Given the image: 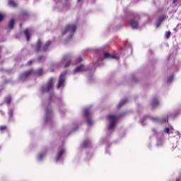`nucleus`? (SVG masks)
<instances>
[{
	"instance_id": "f257e3e1",
	"label": "nucleus",
	"mask_w": 181,
	"mask_h": 181,
	"mask_svg": "<svg viewBox=\"0 0 181 181\" xmlns=\"http://www.w3.org/2000/svg\"><path fill=\"white\" fill-rule=\"evenodd\" d=\"M124 16L122 18V21H123L124 23L129 22V24L132 29H138V28H139V15L134 11L128 10L127 8L124 9Z\"/></svg>"
},
{
	"instance_id": "f03ea898",
	"label": "nucleus",
	"mask_w": 181,
	"mask_h": 181,
	"mask_svg": "<svg viewBox=\"0 0 181 181\" xmlns=\"http://www.w3.org/2000/svg\"><path fill=\"white\" fill-rule=\"evenodd\" d=\"M178 114H179V112H174L169 113L168 115H167L163 117H153L149 115H146V116H144L142 119L140 120V124L141 125H145V123L144 122H145L146 119H151V121H153V122H158V124H165V122H166L168 119H170V118H175V117H176V115Z\"/></svg>"
},
{
	"instance_id": "7ed1b4c3",
	"label": "nucleus",
	"mask_w": 181,
	"mask_h": 181,
	"mask_svg": "<svg viewBox=\"0 0 181 181\" xmlns=\"http://www.w3.org/2000/svg\"><path fill=\"white\" fill-rule=\"evenodd\" d=\"M44 119V122L46 125H52V124H53V110H52L50 103H48L45 107Z\"/></svg>"
},
{
	"instance_id": "20e7f679",
	"label": "nucleus",
	"mask_w": 181,
	"mask_h": 181,
	"mask_svg": "<svg viewBox=\"0 0 181 181\" xmlns=\"http://www.w3.org/2000/svg\"><path fill=\"white\" fill-rule=\"evenodd\" d=\"M123 115H109L107 117V119L109 121V124L107 126L108 132H111L114 131V128H115V124H117V121H118V118L122 117Z\"/></svg>"
},
{
	"instance_id": "39448f33",
	"label": "nucleus",
	"mask_w": 181,
	"mask_h": 181,
	"mask_svg": "<svg viewBox=\"0 0 181 181\" xmlns=\"http://www.w3.org/2000/svg\"><path fill=\"white\" fill-rule=\"evenodd\" d=\"M76 26L74 24H69L66 25L65 29L62 31V35H68V38L66 40L69 41L71 37H73V35H74L76 32Z\"/></svg>"
},
{
	"instance_id": "423d86ee",
	"label": "nucleus",
	"mask_w": 181,
	"mask_h": 181,
	"mask_svg": "<svg viewBox=\"0 0 181 181\" xmlns=\"http://www.w3.org/2000/svg\"><path fill=\"white\" fill-rule=\"evenodd\" d=\"M103 57H100L98 60V62L96 63H95L94 66H100V62H103V60H104V59H113V60H119V55H118V54H112L106 52H103Z\"/></svg>"
},
{
	"instance_id": "0eeeda50",
	"label": "nucleus",
	"mask_w": 181,
	"mask_h": 181,
	"mask_svg": "<svg viewBox=\"0 0 181 181\" xmlns=\"http://www.w3.org/2000/svg\"><path fill=\"white\" fill-rule=\"evenodd\" d=\"M83 114L87 125L91 127V125L94 124V122H93V117L91 115V113H90V107H86L83 109Z\"/></svg>"
},
{
	"instance_id": "6e6552de",
	"label": "nucleus",
	"mask_w": 181,
	"mask_h": 181,
	"mask_svg": "<svg viewBox=\"0 0 181 181\" xmlns=\"http://www.w3.org/2000/svg\"><path fill=\"white\" fill-rule=\"evenodd\" d=\"M54 78H50L47 81L46 85H44L40 88L41 94H45V93H49V91H52L53 90V81Z\"/></svg>"
},
{
	"instance_id": "1a4fd4ad",
	"label": "nucleus",
	"mask_w": 181,
	"mask_h": 181,
	"mask_svg": "<svg viewBox=\"0 0 181 181\" xmlns=\"http://www.w3.org/2000/svg\"><path fill=\"white\" fill-rule=\"evenodd\" d=\"M66 156V148L63 146L58 148V151L56 155L55 162L60 163L64 160V156Z\"/></svg>"
},
{
	"instance_id": "9d476101",
	"label": "nucleus",
	"mask_w": 181,
	"mask_h": 181,
	"mask_svg": "<svg viewBox=\"0 0 181 181\" xmlns=\"http://www.w3.org/2000/svg\"><path fill=\"white\" fill-rule=\"evenodd\" d=\"M67 75V71H64L62 74H60L58 83L57 85V90H63L66 86V76Z\"/></svg>"
},
{
	"instance_id": "9b49d317",
	"label": "nucleus",
	"mask_w": 181,
	"mask_h": 181,
	"mask_svg": "<svg viewBox=\"0 0 181 181\" xmlns=\"http://www.w3.org/2000/svg\"><path fill=\"white\" fill-rule=\"evenodd\" d=\"M33 73V69H29L27 71L21 73L18 76L19 81L23 82L29 80V77L32 76Z\"/></svg>"
},
{
	"instance_id": "f8f14e48",
	"label": "nucleus",
	"mask_w": 181,
	"mask_h": 181,
	"mask_svg": "<svg viewBox=\"0 0 181 181\" xmlns=\"http://www.w3.org/2000/svg\"><path fill=\"white\" fill-rule=\"evenodd\" d=\"M90 69V66H88V65H83V64H81L78 66H76L74 69V74H79V73H83V71H87V70Z\"/></svg>"
},
{
	"instance_id": "ddd939ff",
	"label": "nucleus",
	"mask_w": 181,
	"mask_h": 181,
	"mask_svg": "<svg viewBox=\"0 0 181 181\" xmlns=\"http://www.w3.org/2000/svg\"><path fill=\"white\" fill-rule=\"evenodd\" d=\"M71 60H73L71 59V57H70V56L69 55H65L62 57V60H61V63H65L64 67H69V66H70V64H71Z\"/></svg>"
},
{
	"instance_id": "4468645a",
	"label": "nucleus",
	"mask_w": 181,
	"mask_h": 181,
	"mask_svg": "<svg viewBox=\"0 0 181 181\" xmlns=\"http://www.w3.org/2000/svg\"><path fill=\"white\" fill-rule=\"evenodd\" d=\"M163 132L164 134H168V135H170V134H176V135H179V132L175 131L173 127L170 125L164 128Z\"/></svg>"
},
{
	"instance_id": "2eb2a0df",
	"label": "nucleus",
	"mask_w": 181,
	"mask_h": 181,
	"mask_svg": "<svg viewBox=\"0 0 181 181\" xmlns=\"http://www.w3.org/2000/svg\"><path fill=\"white\" fill-rule=\"evenodd\" d=\"M47 153V151H42L38 153L36 156L37 162H42V160H43L45 159Z\"/></svg>"
},
{
	"instance_id": "dca6fc26",
	"label": "nucleus",
	"mask_w": 181,
	"mask_h": 181,
	"mask_svg": "<svg viewBox=\"0 0 181 181\" xmlns=\"http://www.w3.org/2000/svg\"><path fill=\"white\" fill-rule=\"evenodd\" d=\"M151 105L153 108H158V107H159V100L158 98H153L152 99Z\"/></svg>"
},
{
	"instance_id": "f3484780",
	"label": "nucleus",
	"mask_w": 181,
	"mask_h": 181,
	"mask_svg": "<svg viewBox=\"0 0 181 181\" xmlns=\"http://www.w3.org/2000/svg\"><path fill=\"white\" fill-rule=\"evenodd\" d=\"M165 18H166V16H160L156 23V28H159V26H160V24L162 23V22H163V21H165Z\"/></svg>"
},
{
	"instance_id": "a211bd4d",
	"label": "nucleus",
	"mask_w": 181,
	"mask_h": 181,
	"mask_svg": "<svg viewBox=\"0 0 181 181\" xmlns=\"http://www.w3.org/2000/svg\"><path fill=\"white\" fill-rule=\"evenodd\" d=\"M32 74H35V76H38V77H40L43 74V69L42 68L37 69L36 71L33 70Z\"/></svg>"
},
{
	"instance_id": "6ab92c4d",
	"label": "nucleus",
	"mask_w": 181,
	"mask_h": 181,
	"mask_svg": "<svg viewBox=\"0 0 181 181\" xmlns=\"http://www.w3.org/2000/svg\"><path fill=\"white\" fill-rule=\"evenodd\" d=\"M52 43V41L48 40L46 42V43L42 47V52H47L49 50V46H50V44Z\"/></svg>"
},
{
	"instance_id": "aec40b11",
	"label": "nucleus",
	"mask_w": 181,
	"mask_h": 181,
	"mask_svg": "<svg viewBox=\"0 0 181 181\" xmlns=\"http://www.w3.org/2000/svg\"><path fill=\"white\" fill-rule=\"evenodd\" d=\"M30 33V28L26 29L25 30H24V35L26 37V40L28 42H29V40H30V35H29V33Z\"/></svg>"
},
{
	"instance_id": "412c9836",
	"label": "nucleus",
	"mask_w": 181,
	"mask_h": 181,
	"mask_svg": "<svg viewBox=\"0 0 181 181\" xmlns=\"http://www.w3.org/2000/svg\"><path fill=\"white\" fill-rule=\"evenodd\" d=\"M90 145H91V141L89 139L85 140L82 144L83 148H88Z\"/></svg>"
},
{
	"instance_id": "4be33fe9",
	"label": "nucleus",
	"mask_w": 181,
	"mask_h": 181,
	"mask_svg": "<svg viewBox=\"0 0 181 181\" xmlns=\"http://www.w3.org/2000/svg\"><path fill=\"white\" fill-rule=\"evenodd\" d=\"M127 103H128V99L124 98L117 105V108H121V107H122V105H124V104H127Z\"/></svg>"
},
{
	"instance_id": "5701e85b",
	"label": "nucleus",
	"mask_w": 181,
	"mask_h": 181,
	"mask_svg": "<svg viewBox=\"0 0 181 181\" xmlns=\"http://www.w3.org/2000/svg\"><path fill=\"white\" fill-rule=\"evenodd\" d=\"M41 47H42V40L39 39L36 45V52H40Z\"/></svg>"
},
{
	"instance_id": "b1692460",
	"label": "nucleus",
	"mask_w": 181,
	"mask_h": 181,
	"mask_svg": "<svg viewBox=\"0 0 181 181\" xmlns=\"http://www.w3.org/2000/svg\"><path fill=\"white\" fill-rule=\"evenodd\" d=\"M13 25H15V20H13V18H12L8 22V29H13Z\"/></svg>"
},
{
	"instance_id": "393cba45",
	"label": "nucleus",
	"mask_w": 181,
	"mask_h": 181,
	"mask_svg": "<svg viewBox=\"0 0 181 181\" xmlns=\"http://www.w3.org/2000/svg\"><path fill=\"white\" fill-rule=\"evenodd\" d=\"M55 100H59V99H57V98L56 97V95H54V93H50L49 94L50 103H52V101H54Z\"/></svg>"
},
{
	"instance_id": "a878e982",
	"label": "nucleus",
	"mask_w": 181,
	"mask_h": 181,
	"mask_svg": "<svg viewBox=\"0 0 181 181\" xmlns=\"http://www.w3.org/2000/svg\"><path fill=\"white\" fill-rule=\"evenodd\" d=\"M8 121H12V117H13V109H8Z\"/></svg>"
},
{
	"instance_id": "bb28decb",
	"label": "nucleus",
	"mask_w": 181,
	"mask_h": 181,
	"mask_svg": "<svg viewBox=\"0 0 181 181\" xmlns=\"http://www.w3.org/2000/svg\"><path fill=\"white\" fill-rule=\"evenodd\" d=\"M81 62H83V59L81 57H78L75 59V62H73L71 64H78V63H81Z\"/></svg>"
},
{
	"instance_id": "cd10ccee",
	"label": "nucleus",
	"mask_w": 181,
	"mask_h": 181,
	"mask_svg": "<svg viewBox=\"0 0 181 181\" xmlns=\"http://www.w3.org/2000/svg\"><path fill=\"white\" fill-rule=\"evenodd\" d=\"M8 5H10V6H12V8H16L18 6V4H16V3H15V1L12 0L8 1Z\"/></svg>"
},
{
	"instance_id": "c85d7f7f",
	"label": "nucleus",
	"mask_w": 181,
	"mask_h": 181,
	"mask_svg": "<svg viewBox=\"0 0 181 181\" xmlns=\"http://www.w3.org/2000/svg\"><path fill=\"white\" fill-rule=\"evenodd\" d=\"M163 145V140L162 139H158L156 146H162Z\"/></svg>"
},
{
	"instance_id": "c756f323",
	"label": "nucleus",
	"mask_w": 181,
	"mask_h": 181,
	"mask_svg": "<svg viewBox=\"0 0 181 181\" xmlns=\"http://www.w3.org/2000/svg\"><path fill=\"white\" fill-rule=\"evenodd\" d=\"M45 59H46V57L45 56H39L38 58H37V60L40 62H45Z\"/></svg>"
},
{
	"instance_id": "7c9ffc66",
	"label": "nucleus",
	"mask_w": 181,
	"mask_h": 181,
	"mask_svg": "<svg viewBox=\"0 0 181 181\" xmlns=\"http://www.w3.org/2000/svg\"><path fill=\"white\" fill-rule=\"evenodd\" d=\"M173 78H174L173 75L170 76L169 78L167 80V83L168 84H170V83H172V81H173Z\"/></svg>"
},
{
	"instance_id": "2f4dec72",
	"label": "nucleus",
	"mask_w": 181,
	"mask_h": 181,
	"mask_svg": "<svg viewBox=\"0 0 181 181\" xmlns=\"http://www.w3.org/2000/svg\"><path fill=\"white\" fill-rule=\"evenodd\" d=\"M11 101H12V98L11 97V95L7 96L6 98V104H9Z\"/></svg>"
},
{
	"instance_id": "473e14b6",
	"label": "nucleus",
	"mask_w": 181,
	"mask_h": 181,
	"mask_svg": "<svg viewBox=\"0 0 181 181\" xmlns=\"http://www.w3.org/2000/svg\"><path fill=\"white\" fill-rule=\"evenodd\" d=\"M170 31H168V32H165V39H169V37H170Z\"/></svg>"
},
{
	"instance_id": "72a5a7b5",
	"label": "nucleus",
	"mask_w": 181,
	"mask_h": 181,
	"mask_svg": "<svg viewBox=\"0 0 181 181\" xmlns=\"http://www.w3.org/2000/svg\"><path fill=\"white\" fill-rule=\"evenodd\" d=\"M152 132H153V135H157V136H159V134H160V133H158V130H156V129H153Z\"/></svg>"
},
{
	"instance_id": "f704fd0d",
	"label": "nucleus",
	"mask_w": 181,
	"mask_h": 181,
	"mask_svg": "<svg viewBox=\"0 0 181 181\" xmlns=\"http://www.w3.org/2000/svg\"><path fill=\"white\" fill-rule=\"evenodd\" d=\"M8 127L6 126H1L0 127V131H1V132H4V131H6V129Z\"/></svg>"
},
{
	"instance_id": "c9c22d12",
	"label": "nucleus",
	"mask_w": 181,
	"mask_h": 181,
	"mask_svg": "<svg viewBox=\"0 0 181 181\" xmlns=\"http://www.w3.org/2000/svg\"><path fill=\"white\" fill-rule=\"evenodd\" d=\"M74 131H77V129H78V125H77V124H74Z\"/></svg>"
},
{
	"instance_id": "e433bc0d",
	"label": "nucleus",
	"mask_w": 181,
	"mask_h": 181,
	"mask_svg": "<svg viewBox=\"0 0 181 181\" xmlns=\"http://www.w3.org/2000/svg\"><path fill=\"white\" fill-rule=\"evenodd\" d=\"M32 63H33V61L30 60L28 62L27 64H28V66H30V64H32Z\"/></svg>"
},
{
	"instance_id": "4c0bfd02",
	"label": "nucleus",
	"mask_w": 181,
	"mask_h": 181,
	"mask_svg": "<svg viewBox=\"0 0 181 181\" xmlns=\"http://www.w3.org/2000/svg\"><path fill=\"white\" fill-rule=\"evenodd\" d=\"M3 19H4V16L1 13H0V22H1Z\"/></svg>"
},
{
	"instance_id": "58836bf2",
	"label": "nucleus",
	"mask_w": 181,
	"mask_h": 181,
	"mask_svg": "<svg viewBox=\"0 0 181 181\" xmlns=\"http://www.w3.org/2000/svg\"><path fill=\"white\" fill-rule=\"evenodd\" d=\"M180 25H177V28H174V30L176 32V31H177V30L179 29V27H180Z\"/></svg>"
},
{
	"instance_id": "ea45409f",
	"label": "nucleus",
	"mask_w": 181,
	"mask_h": 181,
	"mask_svg": "<svg viewBox=\"0 0 181 181\" xmlns=\"http://www.w3.org/2000/svg\"><path fill=\"white\" fill-rule=\"evenodd\" d=\"M0 114H1V115H5V113H4V112H3L2 110H0Z\"/></svg>"
},
{
	"instance_id": "a19ab883",
	"label": "nucleus",
	"mask_w": 181,
	"mask_h": 181,
	"mask_svg": "<svg viewBox=\"0 0 181 181\" xmlns=\"http://www.w3.org/2000/svg\"><path fill=\"white\" fill-rule=\"evenodd\" d=\"M173 4H176L177 2V0H173Z\"/></svg>"
},
{
	"instance_id": "79ce46f5",
	"label": "nucleus",
	"mask_w": 181,
	"mask_h": 181,
	"mask_svg": "<svg viewBox=\"0 0 181 181\" xmlns=\"http://www.w3.org/2000/svg\"><path fill=\"white\" fill-rule=\"evenodd\" d=\"M105 153H110V152H108V150H106Z\"/></svg>"
},
{
	"instance_id": "37998d69",
	"label": "nucleus",
	"mask_w": 181,
	"mask_h": 181,
	"mask_svg": "<svg viewBox=\"0 0 181 181\" xmlns=\"http://www.w3.org/2000/svg\"><path fill=\"white\" fill-rule=\"evenodd\" d=\"M134 81H136V79L135 78H133Z\"/></svg>"
},
{
	"instance_id": "c03bdc74",
	"label": "nucleus",
	"mask_w": 181,
	"mask_h": 181,
	"mask_svg": "<svg viewBox=\"0 0 181 181\" xmlns=\"http://www.w3.org/2000/svg\"><path fill=\"white\" fill-rule=\"evenodd\" d=\"M175 181H180V179H177Z\"/></svg>"
},
{
	"instance_id": "a18cd8bd",
	"label": "nucleus",
	"mask_w": 181,
	"mask_h": 181,
	"mask_svg": "<svg viewBox=\"0 0 181 181\" xmlns=\"http://www.w3.org/2000/svg\"><path fill=\"white\" fill-rule=\"evenodd\" d=\"M24 15H28V13L25 12V13H24Z\"/></svg>"
},
{
	"instance_id": "49530a36",
	"label": "nucleus",
	"mask_w": 181,
	"mask_h": 181,
	"mask_svg": "<svg viewBox=\"0 0 181 181\" xmlns=\"http://www.w3.org/2000/svg\"><path fill=\"white\" fill-rule=\"evenodd\" d=\"M81 0H78V2H81Z\"/></svg>"
},
{
	"instance_id": "de8ad7c7",
	"label": "nucleus",
	"mask_w": 181,
	"mask_h": 181,
	"mask_svg": "<svg viewBox=\"0 0 181 181\" xmlns=\"http://www.w3.org/2000/svg\"><path fill=\"white\" fill-rule=\"evenodd\" d=\"M88 79H89V80H91V78H90V77L88 78Z\"/></svg>"
}]
</instances>
